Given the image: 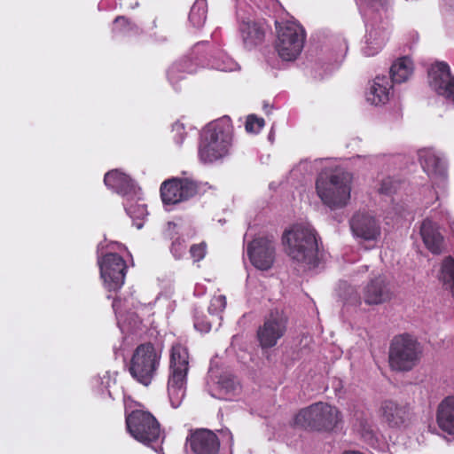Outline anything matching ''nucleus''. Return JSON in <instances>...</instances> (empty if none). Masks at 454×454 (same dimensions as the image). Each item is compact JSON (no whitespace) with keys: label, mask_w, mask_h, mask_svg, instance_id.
I'll use <instances>...</instances> for the list:
<instances>
[{"label":"nucleus","mask_w":454,"mask_h":454,"mask_svg":"<svg viewBox=\"0 0 454 454\" xmlns=\"http://www.w3.org/2000/svg\"><path fill=\"white\" fill-rule=\"evenodd\" d=\"M352 181V174L343 168L325 170L317 178V194L332 209L344 207L350 200Z\"/></svg>","instance_id":"f257e3e1"},{"label":"nucleus","mask_w":454,"mask_h":454,"mask_svg":"<svg viewBox=\"0 0 454 454\" xmlns=\"http://www.w3.org/2000/svg\"><path fill=\"white\" fill-rule=\"evenodd\" d=\"M282 243L285 252L294 261L308 266L317 262V232L309 223H297L283 233Z\"/></svg>","instance_id":"f03ea898"},{"label":"nucleus","mask_w":454,"mask_h":454,"mask_svg":"<svg viewBox=\"0 0 454 454\" xmlns=\"http://www.w3.org/2000/svg\"><path fill=\"white\" fill-rule=\"evenodd\" d=\"M232 142V128L229 121L207 125L201 136L199 155L204 162H214L229 154Z\"/></svg>","instance_id":"7ed1b4c3"},{"label":"nucleus","mask_w":454,"mask_h":454,"mask_svg":"<svg viewBox=\"0 0 454 454\" xmlns=\"http://www.w3.org/2000/svg\"><path fill=\"white\" fill-rule=\"evenodd\" d=\"M422 354V346L415 338L409 334L395 336L389 347V366L396 372H409L419 364Z\"/></svg>","instance_id":"20e7f679"},{"label":"nucleus","mask_w":454,"mask_h":454,"mask_svg":"<svg viewBox=\"0 0 454 454\" xmlns=\"http://www.w3.org/2000/svg\"><path fill=\"white\" fill-rule=\"evenodd\" d=\"M169 367L168 393L172 407L177 408L185 395L186 375L189 370V355L186 348L180 344L172 347Z\"/></svg>","instance_id":"39448f33"},{"label":"nucleus","mask_w":454,"mask_h":454,"mask_svg":"<svg viewBox=\"0 0 454 454\" xmlns=\"http://www.w3.org/2000/svg\"><path fill=\"white\" fill-rule=\"evenodd\" d=\"M338 409L326 403H316L301 410L294 417V425L317 431L333 430L340 422Z\"/></svg>","instance_id":"423d86ee"},{"label":"nucleus","mask_w":454,"mask_h":454,"mask_svg":"<svg viewBox=\"0 0 454 454\" xmlns=\"http://www.w3.org/2000/svg\"><path fill=\"white\" fill-rule=\"evenodd\" d=\"M276 50L279 57L286 61L294 60L301 52L305 43L303 27L294 22H276Z\"/></svg>","instance_id":"0eeeda50"},{"label":"nucleus","mask_w":454,"mask_h":454,"mask_svg":"<svg viewBox=\"0 0 454 454\" xmlns=\"http://www.w3.org/2000/svg\"><path fill=\"white\" fill-rule=\"evenodd\" d=\"M160 354L151 343L139 345L132 356L129 372L134 379L148 386L160 364Z\"/></svg>","instance_id":"6e6552de"},{"label":"nucleus","mask_w":454,"mask_h":454,"mask_svg":"<svg viewBox=\"0 0 454 454\" xmlns=\"http://www.w3.org/2000/svg\"><path fill=\"white\" fill-rule=\"evenodd\" d=\"M126 425L129 433L144 444L157 441L160 434V424L147 411H133L127 416Z\"/></svg>","instance_id":"1a4fd4ad"},{"label":"nucleus","mask_w":454,"mask_h":454,"mask_svg":"<svg viewBox=\"0 0 454 454\" xmlns=\"http://www.w3.org/2000/svg\"><path fill=\"white\" fill-rule=\"evenodd\" d=\"M288 318L283 310H271L263 325L257 330V338L262 348H270L278 343L286 333Z\"/></svg>","instance_id":"9d476101"},{"label":"nucleus","mask_w":454,"mask_h":454,"mask_svg":"<svg viewBox=\"0 0 454 454\" xmlns=\"http://www.w3.org/2000/svg\"><path fill=\"white\" fill-rule=\"evenodd\" d=\"M247 254L255 268L261 270H269L273 265L276 256L273 238L261 237L254 239L247 247Z\"/></svg>","instance_id":"9b49d317"},{"label":"nucleus","mask_w":454,"mask_h":454,"mask_svg":"<svg viewBox=\"0 0 454 454\" xmlns=\"http://www.w3.org/2000/svg\"><path fill=\"white\" fill-rule=\"evenodd\" d=\"M98 264L106 286L110 290L121 288L125 279V261L116 254H108Z\"/></svg>","instance_id":"f8f14e48"},{"label":"nucleus","mask_w":454,"mask_h":454,"mask_svg":"<svg viewBox=\"0 0 454 454\" xmlns=\"http://www.w3.org/2000/svg\"><path fill=\"white\" fill-rule=\"evenodd\" d=\"M198 186L190 179L165 181L160 187V195L165 204H176L197 193Z\"/></svg>","instance_id":"ddd939ff"},{"label":"nucleus","mask_w":454,"mask_h":454,"mask_svg":"<svg viewBox=\"0 0 454 454\" xmlns=\"http://www.w3.org/2000/svg\"><path fill=\"white\" fill-rule=\"evenodd\" d=\"M430 87L439 95L454 101V76L445 62H437L428 70Z\"/></svg>","instance_id":"4468645a"},{"label":"nucleus","mask_w":454,"mask_h":454,"mask_svg":"<svg viewBox=\"0 0 454 454\" xmlns=\"http://www.w3.org/2000/svg\"><path fill=\"white\" fill-rule=\"evenodd\" d=\"M419 157L424 171L435 185L443 184L447 178V166L444 159L434 149L419 150Z\"/></svg>","instance_id":"2eb2a0df"},{"label":"nucleus","mask_w":454,"mask_h":454,"mask_svg":"<svg viewBox=\"0 0 454 454\" xmlns=\"http://www.w3.org/2000/svg\"><path fill=\"white\" fill-rule=\"evenodd\" d=\"M379 412L390 427H401L411 419V408L408 403L390 399L381 402Z\"/></svg>","instance_id":"dca6fc26"},{"label":"nucleus","mask_w":454,"mask_h":454,"mask_svg":"<svg viewBox=\"0 0 454 454\" xmlns=\"http://www.w3.org/2000/svg\"><path fill=\"white\" fill-rule=\"evenodd\" d=\"M350 228L355 237L374 241L380 236L379 221L368 213H356L350 220Z\"/></svg>","instance_id":"f3484780"},{"label":"nucleus","mask_w":454,"mask_h":454,"mask_svg":"<svg viewBox=\"0 0 454 454\" xmlns=\"http://www.w3.org/2000/svg\"><path fill=\"white\" fill-rule=\"evenodd\" d=\"M391 299L392 292L382 276L373 278L364 288L363 300L367 305H380Z\"/></svg>","instance_id":"a211bd4d"},{"label":"nucleus","mask_w":454,"mask_h":454,"mask_svg":"<svg viewBox=\"0 0 454 454\" xmlns=\"http://www.w3.org/2000/svg\"><path fill=\"white\" fill-rule=\"evenodd\" d=\"M192 451L196 454H217L219 440L215 434L207 429H198L188 439Z\"/></svg>","instance_id":"6ab92c4d"},{"label":"nucleus","mask_w":454,"mask_h":454,"mask_svg":"<svg viewBox=\"0 0 454 454\" xmlns=\"http://www.w3.org/2000/svg\"><path fill=\"white\" fill-rule=\"evenodd\" d=\"M420 234L424 244L433 254H438L442 253L443 247V237L439 231L436 223L429 219L423 221Z\"/></svg>","instance_id":"aec40b11"},{"label":"nucleus","mask_w":454,"mask_h":454,"mask_svg":"<svg viewBox=\"0 0 454 454\" xmlns=\"http://www.w3.org/2000/svg\"><path fill=\"white\" fill-rule=\"evenodd\" d=\"M392 88L386 76H377L366 93V100L372 105L386 104L389 100V90Z\"/></svg>","instance_id":"412c9836"},{"label":"nucleus","mask_w":454,"mask_h":454,"mask_svg":"<svg viewBox=\"0 0 454 454\" xmlns=\"http://www.w3.org/2000/svg\"><path fill=\"white\" fill-rule=\"evenodd\" d=\"M438 427L449 434H454V397L449 396L441 402L436 413Z\"/></svg>","instance_id":"4be33fe9"},{"label":"nucleus","mask_w":454,"mask_h":454,"mask_svg":"<svg viewBox=\"0 0 454 454\" xmlns=\"http://www.w3.org/2000/svg\"><path fill=\"white\" fill-rule=\"evenodd\" d=\"M104 182L106 186L123 195H128L135 191V185L132 180L119 170L107 172L105 176Z\"/></svg>","instance_id":"5701e85b"},{"label":"nucleus","mask_w":454,"mask_h":454,"mask_svg":"<svg viewBox=\"0 0 454 454\" xmlns=\"http://www.w3.org/2000/svg\"><path fill=\"white\" fill-rule=\"evenodd\" d=\"M239 29L247 48H253L262 43L264 39L263 28L254 21L243 20Z\"/></svg>","instance_id":"b1692460"},{"label":"nucleus","mask_w":454,"mask_h":454,"mask_svg":"<svg viewBox=\"0 0 454 454\" xmlns=\"http://www.w3.org/2000/svg\"><path fill=\"white\" fill-rule=\"evenodd\" d=\"M414 65L408 57L396 59L390 67V75L393 82L402 83L409 80L412 75Z\"/></svg>","instance_id":"393cba45"},{"label":"nucleus","mask_w":454,"mask_h":454,"mask_svg":"<svg viewBox=\"0 0 454 454\" xmlns=\"http://www.w3.org/2000/svg\"><path fill=\"white\" fill-rule=\"evenodd\" d=\"M239 390V385L230 375H222L217 383L215 395L219 399L230 400Z\"/></svg>","instance_id":"a878e982"},{"label":"nucleus","mask_w":454,"mask_h":454,"mask_svg":"<svg viewBox=\"0 0 454 454\" xmlns=\"http://www.w3.org/2000/svg\"><path fill=\"white\" fill-rule=\"evenodd\" d=\"M438 278L454 295V258L447 256L442 260Z\"/></svg>","instance_id":"bb28decb"},{"label":"nucleus","mask_w":454,"mask_h":454,"mask_svg":"<svg viewBox=\"0 0 454 454\" xmlns=\"http://www.w3.org/2000/svg\"><path fill=\"white\" fill-rule=\"evenodd\" d=\"M387 33L380 29H372L366 38V46L364 49L367 56L375 55L385 44Z\"/></svg>","instance_id":"cd10ccee"},{"label":"nucleus","mask_w":454,"mask_h":454,"mask_svg":"<svg viewBox=\"0 0 454 454\" xmlns=\"http://www.w3.org/2000/svg\"><path fill=\"white\" fill-rule=\"evenodd\" d=\"M125 210L127 214L134 219L139 220V222L136 223V227L140 229L143 227V218L147 215V208L145 204H139L134 202L133 200H127L125 203Z\"/></svg>","instance_id":"c85d7f7f"},{"label":"nucleus","mask_w":454,"mask_h":454,"mask_svg":"<svg viewBox=\"0 0 454 454\" xmlns=\"http://www.w3.org/2000/svg\"><path fill=\"white\" fill-rule=\"evenodd\" d=\"M207 18V4L204 0H197L191 8L189 20L194 27H201Z\"/></svg>","instance_id":"c756f323"},{"label":"nucleus","mask_w":454,"mask_h":454,"mask_svg":"<svg viewBox=\"0 0 454 454\" xmlns=\"http://www.w3.org/2000/svg\"><path fill=\"white\" fill-rule=\"evenodd\" d=\"M226 307V297L223 294L215 295L208 307V311L212 315H217L224 310Z\"/></svg>","instance_id":"7c9ffc66"},{"label":"nucleus","mask_w":454,"mask_h":454,"mask_svg":"<svg viewBox=\"0 0 454 454\" xmlns=\"http://www.w3.org/2000/svg\"><path fill=\"white\" fill-rule=\"evenodd\" d=\"M265 122L262 118L255 115H249L246 121V130L249 133H258L264 126Z\"/></svg>","instance_id":"2f4dec72"},{"label":"nucleus","mask_w":454,"mask_h":454,"mask_svg":"<svg viewBox=\"0 0 454 454\" xmlns=\"http://www.w3.org/2000/svg\"><path fill=\"white\" fill-rule=\"evenodd\" d=\"M399 187V183L391 178L387 177L382 180L380 186L379 188V192L382 194L390 195L397 191Z\"/></svg>","instance_id":"473e14b6"},{"label":"nucleus","mask_w":454,"mask_h":454,"mask_svg":"<svg viewBox=\"0 0 454 454\" xmlns=\"http://www.w3.org/2000/svg\"><path fill=\"white\" fill-rule=\"evenodd\" d=\"M206 243L202 242L198 245H193L191 247L190 253L195 262H199L204 258L206 254Z\"/></svg>","instance_id":"72a5a7b5"},{"label":"nucleus","mask_w":454,"mask_h":454,"mask_svg":"<svg viewBox=\"0 0 454 454\" xmlns=\"http://www.w3.org/2000/svg\"><path fill=\"white\" fill-rule=\"evenodd\" d=\"M184 248L183 242L177 239L173 242L171 251L176 258H180L184 252Z\"/></svg>","instance_id":"f704fd0d"},{"label":"nucleus","mask_w":454,"mask_h":454,"mask_svg":"<svg viewBox=\"0 0 454 454\" xmlns=\"http://www.w3.org/2000/svg\"><path fill=\"white\" fill-rule=\"evenodd\" d=\"M114 23L116 25H126L128 21L124 17H117L114 20Z\"/></svg>","instance_id":"c9c22d12"}]
</instances>
